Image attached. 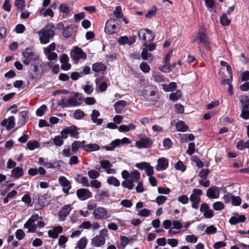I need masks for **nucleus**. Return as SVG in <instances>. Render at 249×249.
I'll return each instance as SVG.
<instances>
[{"instance_id": "4be33fe9", "label": "nucleus", "mask_w": 249, "mask_h": 249, "mask_svg": "<svg viewBox=\"0 0 249 249\" xmlns=\"http://www.w3.org/2000/svg\"><path fill=\"white\" fill-rule=\"evenodd\" d=\"M62 231L63 228L62 226L55 227L52 230H50L48 231V234L50 237L56 238L58 236L59 234L62 232Z\"/></svg>"}, {"instance_id": "423d86ee", "label": "nucleus", "mask_w": 249, "mask_h": 249, "mask_svg": "<svg viewBox=\"0 0 249 249\" xmlns=\"http://www.w3.org/2000/svg\"><path fill=\"white\" fill-rule=\"evenodd\" d=\"M23 56L22 62L26 65H28L33 62L38 60V56L31 48H27L22 53Z\"/></svg>"}, {"instance_id": "b1692460", "label": "nucleus", "mask_w": 249, "mask_h": 249, "mask_svg": "<svg viewBox=\"0 0 249 249\" xmlns=\"http://www.w3.org/2000/svg\"><path fill=\"white\" fill-rule=\"evenodd\" d=\"M246 218L245 215H237L236 214L235 216H232L229 220V222L231 225H235L240 222H244L246 220Z\"/></svg>"}, {"instance_id": "4c0bfd02", "label": "nucleus", "mask_w": 249, "mask_h": 249, "mask_svg": "<svg viewBox=\"0 0 249 249\" xmlns=\"http://www.w3.org/2000/svg\"><path fill=\"white\" fill-rule=\"evenodd\" d=\"M107 183L109 185H112L114 186L118 187L120 185V183L119 180H118L114 177H109L107 179Z\"/></svg>"}, {"instance_id": "7c9ffc66", "label": "nucleus", "mask_w": 249, "mask_h": 249, "mask_svg": "<svg viewBox=\"0 0 249 249\" xmlns=\"http://www.w3.org/2000/svg\"><path fill=\"white\" fill-rule=\"evenodd\" d=\"M44 53L48 59L50 61L55 60L57 57V54L53 52H48L47 49H43Z\"/></svg>"}, {"instance_id": "f03ea898", "label": "nucleus", "mask_w": 249, "mask_h": 249, "mask_svg": "<svg viewBox=\"0 0 249 249\" xmlns=\"http://www.w3.org/2000/svg\"><path fill=\"white\" fill-rule=\"evenodd\" d=\"M54 25L53 24H48L45 27L41 29L38 33L39 36V40L41 44L48 43L50 38L53 37L55 35L53 31Z\"/></svg>"}, {"instance_id": "a878e982", "label": "nucleus", "mask_w": 249, "mask_h": 249, "mask_svg": "<svg viewBox=\"0 0 249 249\" xmlns=\"http://www.w3.org/2000/svg\"><path fill=\"white\" fill-rule=\"evenodd\" d=\"M106 69V66L102 62L95 63L92 66V71L96 72L104 71Z\"/></svg>"}, {"instance_id": "bb28decb", "label": "nucleus", "mask_w": 249, "mask_h": 249, "mask_svg": "<svg viewBox=\"0 0 249 249\" xmlns=\"http://www.w3.org/2000/svg\"><path fill=\"white\" fill-rule=\"evenodd\" d=\"M85 143V141H74L71 144V151L73 152H76L77 151L79 148L85 146L84 145Z\"/></svg>"}, {"instance_id": "473e14b6", "label": "nucleus", "mask_w": 249, "mask_h": 249, "mask_svg": "<svg viewBox=\"0 0 249 249\" xmlns=\"http://www.w3.org/2000/svg\"><path fill=\"white\" fill-rule=\"evenodd\" d=\"M140 178V174L137 170H134L130 174L129 179L134 183L138 182Z\"/></svg>"}, {"instance_id": "20e7f679", "label": "nucleus", "mask_w": 249, "mask_h": 249, "mask_svg": "<svg viewBox=\"0 0 249 249\" xmlns=\"http://www.w3.org/2000/svg\"><path fill=\"white\" fill-rule=\"evenodd\" d=\"M138 36L142 40L144 47L148 46V43L152 42L155 37L152 32L147 28L141 29L138 32Z\"/></svg>"}, {"instance_id": "680f3d73", "label": "nucleus", "mask_w": 249, "mask_h": 249, "mask_svg": "<svg viewBox=\"0 0 249 249\" xmlns=\"http://www.w3.org/2000/svg\"><path fill=\"white\" fill-rule=\"evenodd\" d=\"M178 200L183 204H186L188 203L189 199L186 195H183L178 197Z\"/></svg>"}, {"instance_id": "bf43d9fd", "label": "nucleus", "mask_w": 249, "mask_h": 249, "mask_svg": "<svg viewBox=\"0 0 249 249\" xmlns=\"http://www.w3.org/2000/svg\"><path fill=\"white\" fill-rule=\"evenodd\" d=\"M114 15L117 18H120L123 17L122 9L120 6H117L114 11Z\"/></svg>"}, {"instance_id": "58836bf2", "label": "nucleus", "mask_w": 249, "mask_h": 249, "mask_svg": "<svg viewBox=\"0 0 249 249\" xmlns=\"http://www.w3.org/2000/svg\"><path fill=\"white\" fill-rule=\"evenodd\" d=\"M15 5L18 11H23L25 8V4L24 0H16Z\"/></svg>"}, {"instance_id": "ea45409f", "label": "nucleus", "mask_w": 249, "mask_h": 249, "mask_svg": "<svg viewBox=\"0 0 249 249\" xmlns=\"http://www.w3.org/2000/svg\"><path fill=\"white\" fill-rule=\"evenodd\" d=\"M109 196V193L107 191H102L100 193H99L96 195V197L99 200H102L105 198L108 197Z\"/></svg>"}, {"instance_id": "3c124183", "label": "nucleus", "mask_w": 249, "mask_h": 249, "mask_svg": "<svg viewBox=\"0 0 249 249\" xmlns=\"http://www.w3.org/2000/svg\"><path fill=\"white\" fill-rule=\"evenodd\" d=\"M140 68L141 71L145 73L148 72L150 70V68L149 65H148V64L145 62H142L141 63Z\"/></svg>"}, {"instance_id": "603ef678", "label": "nucleus", "mask_w": 249, "mask_h": 249, "mask_svg": "<svg viewBox=\"0 0 249 249\" xmlns=\"http://www.w3.org/2000/svg\"><path fill=\"white\" fill-rule=\"evenodd\" d=\"M213 207L215 211H220L224 208V205L222 202L217 201L213 204Z\"/></svg>"}, {"instance_id": "393cba45", "label": "nucleus", "mask_w": 249, "mask_h": 249, "mask_svg": "<svg viewBox=\"0 0 249 249\" xmlns=\"http://www.w3.org/2000/svg\"><path fill=\"white\" fill-rule=\"evenodd\" d=\"M100 112L94 109L92 110L91 114V119L94 123L96 124L97 125H100L103 120L101 119H98V117L100 116Z\"/></svg>"}, {"instance_id": "6ab92c4d", "label": "nucleus", "mask_w": 249, "mask_h": 249, "mask_svg": "<svg viewBox=\"0 0 249 249\" xmlns=\"http://www.w3.org/2000/svg\"><path fill=\"white\" fill-rule=\"evenodd\" d=\"M15 118L14 116H10L5 119L1 122V125L5 126L7 130H10L15 126Z\"/></svg>"}, {"instance_id": "49530a36", "label": "nucleus", "mask_w": 249, "mask_h": 249, "mask_svg": "<svg viewBox=\"0 0 249 249\" xmlns=\"http://www.w3.org/2000/svg\"><path fill=\"white\" fill-rule=\"evenodd\" d=\"M240 102L241 104L242 107H249V98L248 96L244 95L242 96L240 99Z\"/></svg>"}, {"instance_id": "c03bdc74", "label": "nucleus", "mask_w": 249, "mask_h": 249, "mask_svg": "<svg viewBox=\"0 0 249 249\" xmlns=\"http://www.w3.org/2000/svg\"><path fill=\"white\" fill-rule=\"evenodd\" d=\"M122 185L123 187L127 188L129 190H131L134 187L133 183L129 179H125L122 182Z\"/></svg>"}, {"instance_id": "a211bd4d", "label": "nucleus", "mask_w": 249, "mask_h": 249, "mask_svg": "<svg viewBox=\"0 0 249 249\" xmlns=\"http://www.w3.org/2000/svg\"><path fill=\"white\" fill-rule=\"evenodd\" d=\"M219 189L216 186L209 188L206 193V196L210 198H217L219 197Z\"/></svg>"}, {"instance_id": "7ed1b4c3", "label": "nucleus", "mask_w": 249, "mask_h": 249, "mask_svg": "<svg viewBox=\"0 0 249 249\" xmlns=\"http://www.w3.org/2000/svg\"><path fill=\"white\" fill-rule=\"evenodd\" d=\"M191 40L194 42H196L198 44H203L204 47L209 50H211L210 43L208 37L206 34V31L204 28L200 27L198 33L193 36Z\"/></svg>"}, {"instance_id": "f257e3e1", "label": "nucleus", "mask_w": 249, "mask_h": 249, "mask_svg": "<svg viewBox=\"0 0 249 249\" xmlns=\"http://www.w3.org/2000/svg\"><path fill=\"white\" fill-rule=\"evenodd\" d=\"M44 226L43 218L37 214H34L24 225L29 232H35L37 227L42 228Z\"/></svg>"}, {"instance_id": "f704fd0d", "label": "nucleus", "mask_w": 249, "mask_h": 249, "mask_svg": "<svg viewBox=\"0 0 249 249\" xmlns=\"http://www.w3.org/2000/svg\"><path fill=\"white\" fill-rule=\"evenodd\" d=\"M69 134L71 137H73L76 139L78 138V133L76 127L75 126H71V127H67Z\"/></svg>"}, {"instance_id": "72a5a7b5", "label": "nucleus", "mask_w": 249, "mask_h": 249, "mask_svg": "<svg viewBox=\"0 0 249 249\" xmlns=\"http://www.w3.org/2000/svg\"><path fill=\"white\" fill-rule=\"evenodd\" d=\"M23 171L22 168L17 167L14 168L12 171L11 176L13 177L18 178L22 176Z\"/></svg>"}, {"instance_id": "a18cd8bd", "label": "nucleus", "mask_w": 249, "mask_h": 249, "mask_svg": "<svg viewBox=\"0 0 249 249\" xmlns=\"http://www.w3.org/2000/svg\"><path fill=\"white\" fill-rule=\"evenodd\" d=\"M181 97V93L180 91H177L176 92H173L170 95V99L174 102L179 99Z\"/></svg>"}, {"instance_id": "4468645a", "label": "nucleus", "mask_w": 249, "mask_h": 249, "mask_svg": "<svg viewBox=\"0 0 249 249\" xmlns=\"http://www.w3.org/2000/svg\"><path fill=\"white\" fill-rule=\"evenodd\" d=\"M200 211L203 213L204 216L207 218H210L213 216V212L209 208L208 205L206 203L201 204Z\"/></svg>"}, {"instance_id": "8fccbe9b", "label": "nucleus", "mask_w": 249, "mask_h": 249, "mask_svg": "<svg viewBox=\"0 0 249 249\" xmlns=\"http://www.w3.org/2000/svg\"><path fill=\"white\" fill-rule=\"evenodd\" d=\"M88 175L90 178L94 179L99 176L100 173L97 171L89 170L88 172Z\"/></svg>"}, {"instance_id": "c85d7f7f", "label": "nucleus", "mask_w": 249, "mask_h": 249, "mask_svg": "<svg viewBox=\"0 0 249 249\" xmlns=\"http://www.w3.org/2000/svg\"><path fill=\"white\" fill-rule=\"evenodd\" d=\"M176 127L178 131L182 132L187 131L188 129V126L185 124L184 122L181 121L178 122L176 124Z\"/></svg>"}, {"instance_id": "5fc2aeb1", "label": "nucleus", "mask_w": 249, "mask_h": 249, "mask_svg": "<svg viewBox=\"0 0 249 249\" xmlns=\"http://www.w3.org/2000/svg\"><path fill=\"white\" fill-rule=\"evenodd\" d=\"M68 238L65 235H61L58 241V244L59 246L65 248V246L64 244L68 241Z\"/></svg>"}, {"instance_id": "69168bd1", "label": "nucleus", "mask_w": 249, "mask_h": 249, "mask_svg": "<svg viewBox=\"0 0 249 249\" xmlns=\"http://www.w3.org/2000/svg\"><path fill=\"white\" fill-rule=\"evenodd\" d=\"M84 116V113L80 110H76L73 114V117L76 119H80Z\"/></svg>"}, {"instance_id": "13d9d810", "label": "nucleus", "mask_w": 249, "mask_h": 249, "mask_svg": "<svg viewBox=\"0 0 249 249\" xmlns=\"http://www.w3.org/2000/svg\"><path fill=\"white\" fill-rule=\"evenodd\" d=\"M210 173V171L208 169H203L201 170L198 176L202 179H206L207 175Z\"/></svg>"}, {"instance_id": "e433bc0d", "label": "nucleus", "mask_w": 249, "mask_h": 249, "mask_svg": "<svg viewBox=\"0 0 249 249\" xmlns=\"http://www.w3.org/2000/svg\"><path fill=\"white\" fill-rule=\"evenodd\" d=\"M240 117L245 120L249 119V107H242Z\"/></svg>"}, {"instance_id": "5701e85b", "label": "nucleus", "mask_w": 249, "mask_h": 249, "mask_svg": "<svg viewBox=\"0 0 249 249\" xmlns=\"http://www.w3.org/2000/svg\"><path fill=\"white\" fill-rule=\"evenodd\" d=\"M126 105V102L124 100L119 101L114 104V107L116 113H120Z\"/></svg>"}, {"instance_id": "39448f33", "label": "nucleus", "mask_w": 249, "mask_h": 249, "mask_svg": "<svg viewBox=\"0 0 249 249\" xmlns=\"http://www.w3.org/2000/svg\"><path fill=\"white\" fill-rule=\"evenodd\" d=\"M79 94L76 92L74 96L68 99L63 98L59 102L58 105L62 107L77 106L80 104V99L79 98Z\"/></svg>"}, {"instance_id": "f8f14e48", "label": "nucleus", "mask_w": 249, "mask_h": 249, "mask_svg": "<svg viewBox=\"0 0 249 249\" xmlns=\"http://www.w3.org/2000/svg\"><path fill=\"white\" fill-rule=\"evenodd\" d=\"M116 21L113 19H109L106 22V27L105 28V32L106 33L111 35L116 33Z\"/></svg>"}, {"instance_id": "1a4fd4ad", "label": "nucleus", "mask_w": 249, "mask_h": 249, "mask_svg": "<svg viewBox=\"0 0 249 249\" xmlns=\"http://www.w3.org/2000/svg\"><path fill=\"white\" fill-rule=\"evenodd\" d=\"M93 214L95 219H107L111 216L110 213H107L105 208L101 207L94 210Z\"/></svg>"}, {"instance_id": "aec40b11", "label": "nucleus", "mask_w": 249, "mask_h": 249, "mask_svg": "<svg viewBox=\"0 0 249 249\" xmlns=\"http://www.w3.org/2000/svg\"><path fill=\"white\" fill-rule=\"evenodd\" d=\"M135 41L136 37L132 36L129 37L124 36L120 37L118 39V42L122 45L127 44L129 45H131L134 43Z\"/></svg>"}, {"instance_id": "37998d69", "label": "nucleus", "mask_w": 249, "mask_h": 249, "mask_svg": "<svg viewBox=\"0 0 249 249\" xmlns=\"http://www.w3.org/2000/svg\"><path fill=\"white\" fill-rule=\"evenodd\" d=\"M220 21L223 26H228L231 23V20L228 18L227 16L225 14L221 16Z\"/></svg>"}, {"instance_id": "2f4dec72", "label": "nucleus", "mask_w": 249, "mask_h": 249, "mask_svg": "<svg viewBox=\"0 0 249 249\" xmlns=\"http://www.w3.org/2000/svg\"><path fill=\"white\" fill-rule=\"evenodd\" d=\"M88 243V240L85 237L81 238L77 243L75 249H85Z\"/></svg>"}, {"instance_id": "dca6fc26", "label": "nucleus", "mask_w": 249, "mask_h": 249, "mask_svg": "<svg viewBox=\"0 0 249 249\" xmlns=\"http://www.w3.org/2000/svg\"><path fill=\"white\" fill-rule=\"evenodd\" d=\"M168 166V160L165 158L162 157L158 159L157 165L156 167L158 171L164 170Z\"/></svg>"}, {"instance_id": "864d4df0", "label": "nucleus", "mask_w": 249, "mask_h": 249, "mask_svg": "<svg viewBox=\"0 0 249 249\" xmlns=\"http://www.w3.org/2000/svg\"><path fill=\"white\" fill-rule=\"evenodd\" d=\"M175 167L176 170H180L181 172H184L186 170V166L182 162L179 160L175 164Z\"/></svg>"}, {"instance_id": "052dcab7", "label": "nucleus", "mask_w": 249, "mask_h": 249, "mask_svg": "<svg viewBox=\"0 0 249 249\" xmlns=\"http://www.w3.org/2000/svg\"><path fill=\"white\" fill-rule=\"evenodd\" d=\"M89 185L94 188L99 189L101 187V183L97 180L93 179L91 180Z\"/></svg>"}, {"instance_id": "de8ad7c7", "label": "nucleus", "mask_w": 249, "mask_h": 249, "mask_svg": "<svg viewBox=\"0 0 249 249\" xmlns=\"http://www.w3.org/2000/svg\"><path fill=\"white\" fill-rule=\"evenodd\" d=\"M40 14L41 16L44 17L50 16L53 17V12L51 8H48L47 9H42L40 11Z\"/></svg>"}, {"instance_id": "cd10ccee", "label": "nucleus", "mask_w": 249, "mask_h": 249, "mask_svg": "<svg viewBox=\"0 0 249 249\" xmlns=\"http://www.w3.org/2000/svg\"><path fill=\"white\" fill-rule=\"evenodd\" d=\"M141 55L143 60H148L149 61L152 60V55L151 53H148L147 49L146 48L142 49Z\"/></svg>"}, {"instance_id": "ddd939ff", "label": "nucleus", "mask_w": 249, "mask_h": 249, "mask_svg": "<svg viewBox=\"0 0 249 249\" xmlns=\"http://www.w3.org/2000/svg\"><path fill=\"white\" fill-rule=\"evenodd\" d=\"M76 195L81 200H85L92 196L91 193L89 190L85 188L77 190Z\"/></svg>"}, {"instance_id": "0eeeda50", "label": "nucleus", "mask_w": 249, "mask_h": 249, "mask_svg": "<svg viewBox=\"0 0 249 249\" xmlns=\"http://www.w3.org/2000/svg\"><path fill=\"white\" fill-rule=\"evenodd\" d=\"M202 194V191L200 189H195L193 190V193L190 196V200L192 203V207L197 209L199 206V203L200 201V196Z\"/></svg>"}, {"instance_id": "f3484780", "label": "nucleus", "mask_w": 249, "mask_h": 249, "mask_svg": "<svg viewBox=\"0 0 249 249\" xmlns=\"http://www.w3.org/2000/svg\"><path fill=\"white\" fill-rule=\"evenodd\" d=\"M71 210V205H66L63 206L58 212L60 219L62 221L64 220L65 217L69 215Z\"/></svg>"}, {"instance_id": "a19ab883", "label": "nucleus", "mask_w": 249, "mask_h": 249, "mask_svg": "<svg viewBox=\"0 0 249 249\" xmlns=\"http://www.w3.org/2000/svg\"><path fill=\"white\" fill-rule=\"evenodd\" d=\"M27 146L30 150H33L39 146V143L36 141H29Z\"/></svg>"}, {"instance_id": "774afa93", "label": "nucleus", "mask_w": 249, "mask_h": 249, "mask_svg": "<svg viewBox=\"0 0 249 249\" xmlns=\"http://www.w3.org/2000/svg\"><path fill=\"white\" fill-rule=\"evenodd\" d=\"M2 7L5 11L10 12L11 8L10 0H5Z\"/></svg>"}, {"instance_id": "412c9836", "label": "nucleus", "mask_w": 249, "mask_h": 249, "mask_svg": "<svg viewBox=\"0 0 249 249\" xmlns=\"http://www.w3.org/2000/svg\"><path fill=\"white\" fill-rule=\"evenodd\" d=\"M105 243V239L102 235H97L93 237L91 242L92 246L99 247L104 245Z\"/></svg>"}, {"instance_id": "79ce46f5", "label": "nucleus", "mask_w": 249, "mask_h": 249, "mask_svg": "<svg viewBox=\"0 0 249 249\" xmlns=\"http://www.w3.org/2000/svg\"><path fill=\"white\" fill-rule=\"evenodd\" d=\"M72 27L71 25L68 26L65 28L63 32V36L66 38H68L72 36Z\"/></svg>"}, {"instance_id": "338daca9", "label": "nucleus", "mask_w": 249, "mask_h": 249, "mask_svg": "<svg viewBox=\"0 0 249 249\" xmlns=\"http://www.w3.org/2000/svg\"><path fill=\"white\" fill-rule=\"evenodd\" d=\"M120 239L121 245L123 248H124L129 241L128 238L125 236H121L120 237Z\"/></svg>"}, {"instance_id": "c756f323", "label": "nucleus", "mask_w": 249, "mask_h": 249, "mask_svg": "<svg viewBox=\"0 0 249 249\" xmlns=\"http://www.w3.org/2000/svg\"><path fill=\"white\" fill-rule=\"evenodd\" d=\"M84 148L85 151L88 152L95 151L100 149L99 146L96 143H90L85 145Z\"/></svg>"}, {"instance_id": "c9c22d12", "label": "nucleus", "mask_w": 249, "mask_h": 249, "mask_svg": "<svg viewBox=\"0 0 249 249\" xmlns=\"http://www.w3.org/2000/svg\"><path fill=\"white\" fill-rule=\"evenodd\" d=\"M177 88L176 83L175 82H171L169 85L164 84L162 85V89L166 92H169L173 91Z\"/></svg>"}, {"instance_id": "2eb2a0df", "label": "nucleus", "mask_w": 249, "mask_h": 249, "mask_svg": "<svg viewBox=\"0 0 249 249\" xmlns=\"http://www.w3.org/2000/svg\"><path fill=\"white\" fill-rule=\"evenodd\" d=\"M59 182L63 186V191L66 195H68L69 191L71 188V185L70 181L64 177H60L59 178Z\"/></svg>"}, {"instance_id": "e2e57ef3", "label": "nucleus", "mask_w": 249, "mask_h": 249, "mask_svg": "<svg viewBox=\"0 0 249 249\" xmlns=\"http://www.w3.org/2000/svg\"><path fill=\"white\" fill-rule=\"evenodd\" d=\"M195 150V145L194 142H191L189 144L188 148L186 151V153L189 155H192Z\"/></svg>"}, {"instance_id": "6e6552de", "label": "nucleus", "mask_w": 249, "mask_h": 249, "mask_svg": "<svg viewBox=\"0 0 249 249\" xmlns=\"http://www.w3.org/2000/svg\"><path fill=\"white\" fill-rule=\"evenodd\" d=\"M152 144V142L150 139L142 135L139 137V140L136 142L135 146L140 149L147 148L151 147Z\"/></svg>"}, {"instance_id": "4d7b16f0", "label": "nucleus", "mask_w": 249, "mask_h": 249, "mask_svg": "<svg viewBox=\"0 0 249 249\" xmlns=\"http://www.w3.org/2000/svg\"><path fill=\"white\" fill-rule=\"evenodd\" d=\"M47 107L43 105L38 108L36 111V114L38 116H42L44 114V111L46 110Z\"/></svg>"}, {"instance_id": "9d476101", "label": "nucleus", "mask_w": 249, "mask_h": 249, "mask_svg": "<svg viewBox=\"0 0 249 249\" xmlns=\"http://www.w3.org/2000/svg\"><path fill=\"white\" fill-rule=\"evenodd\" d=\"M129 143V139L124 137L121 140L119 139H116L113 141L109 145L104 146L103 148H105L107 151H112L115 148L119 146L121 144Z\"/></svg>"}, {"instance_id": "9b49d317", "label": "nucleus", "mask_w": 249, "mask_h": 249, "mask_svg": "<svg viewBox=\"0 0 249 249\" xmlns=\"http://www.w3.org/2000/svg\"><path fill=\"white\" fill-rule=\"evenodd\" d=\"M71 56L72 59L78 61L80 59H85L87 54L81 48L75 47L71 52Z\"/></svg>"}, {"instance_id": "0e129e2a", "label": "nucleus", "mask_w": 249, "mask_h": 249, "mask_svg": "<svg viewBox=\"0 0 249 249\" xmlns=\"http://www.w3.org/2000/svg\"><path fill=\"white\" fill-rule=\"evenodd\" d=\"M84 92L87 94H90L93 91L94 88L92 86L86 85L83 87Z\"/></svg>"}, {"instance_id": "09e8293b", "label": "nucleus", "mask_w": 249, "mask_h": 249, "mask_svg": "<svg viewBox=\"0 0 249 249\" xmlns=\"http://www.w3.org/2000/svg\"><path fill=\"white\" fill-rule=\"evenodd\" d=\"M54 144L56 146H61L63 144V139L59 136H56L53 139Z\"/></svg>"}, {"instance_id": "6e6d98bb", "label": "nucleus", "mask_w": 249, "mask_h": 249, "mask_svg": "<svg viewBox=\"0 0 249 249\" xmlns=\"http://www.w3.org/2000/svg\"><path fill=\"white\" fill-rule=\"evenodd\" d=\"M100 164L101 166L106 170L108 168L111 167L112 165L110 162L107 160H101L100 162Z\"/></svg>"}]
</instances>
